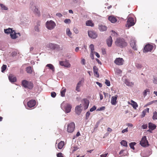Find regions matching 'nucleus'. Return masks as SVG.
Listing matches in <instances>:
<instances>
[{
	"instance_id": "nucleus-57",
	"label": "nucleus",
	"mask_w": 157,
	"mask_h": 157,
	"mask_svg": "<svg viewBox=\"0 0 157 157\" xmlns=\"http://www.w3.org/2000/svg\"><path fill=\"white\" fill-rule=\"evenodd\" d=\"M153 81L154 83L157 84V78L156 77H154V78Z\"/></svg>"
},
{
	"instance_id": "nucleus-52",
	"label": "nucleus",
	"mask_w": 157,
	"mask_h": 157,
	"mask_svg": "<svg viewBox=\"0 0 157 157\" xmlns=\"http://www.w3.org/2000/svg\"><path fill=\"white\" fill-rule=\"evenodd\" d=\"M34 29L35 31L37 32H39L40 31L39 27L36 25L35 26Z\"/></svg>"
},
{
	"instance_id": "nucleus-56",
	"label": "nucleus",
	"mask_w": 157,
	"mask_h": 157,
	"mask_svg": "<svg viewBox=\"0 0 157 157\" xmlns=\"http://www.w3.org/2000/svg\"><path fill=\"white\" fill-rule=\"evenodd\" d=\"M94 52H91L90 54V57L92 59H94Z\"/></svg>"
},
{
	"instance_id": "nucleus-37",
	"label": "nucleus",
	"mask_w": 157,
	"mask_h": 157,
	"mask_svg": "<svg viewBox=\"0 0 157 157\" xmlns=\"http://www.w3.org/2000/svg\"><path fill=\"white\" fill-rule=\"evenodd\" d=\"M121 145H122L123 146H127V143L126 141L124 140H122L121 142Z\"/></svg>"
},
{
	"instance_id": "nucleus-24",
	"label": "nucleus",
	"mask_w": 157,
	"mask_h": 157,
	"mask_svg": "<svg viewBox=\"0 0 157 157\" xmlns=\"http://www.w3.org/2000/svg\"><path fill=\"white\" fill-rule=\"evenodd\" d=\"M131 102L132 103L131 104L133 108L135 109H136L138 106V105L137 103L133 101L132 100H131Z\"/></svg>"
},
{
	"instance_id": "nucleus-36",
	"label": "nucleus",
	"mask_w": 157,
	"mask_h": 157,
	"mask_svg": "<svg viewBox=\"0 0 157 157\" xmlns=\"http://www.w3.org/2000/svg\"><path fill=\"white\" fill-rule=\"evenodd\" d=\"M26 71L27 73H31L32 72V67H27L26 68Z\"/></svg>"
},
{
	"instance_id": "nucleus-60",
	"label": "nucleus",
	"mask_w": 157,
	"mask_h": 157,
	"mask_svg": "<svg viewBox=\"0 0 157 157\" xmlns=\"http://www.w3.org/2000/svg\"><path fill=\"white\" fill-rule=\"evenodd\" d=\"M73 148H74V149L73 150V151H76L78 149L76 145L75 146L74 145V146H73Z\"/></svg>"
},
{
	"instance_id": "nucleus-29",
	"label": "nucleus",
	"mask_w": 157,
	"mask_h": 157,
	"mask_svg": "<svg viewBox=\"0 0 157 157\" xmlns=\"http://www.w3.org/2000/svg\"><path fill=\"white\" fill-rule=\"evenodd\" d=\"M13 30L12 29L9 28L6 29H4V31L6 33L9 34H10Z\"/></svg>"
},
{
	"instance_id": "nucleus-28",
	"label": "nucleus",
	"mask_w": 157,
	"mask_h": 157,
	"mask_svg": "<svg viewBox=\"0 0 157 157\" xmlns=\"http://www.w3.org/2000/svg\"><path fill=\"white\" fill-rule=\"evenodd\" d=\"M124 83L127 86H132L134 85V83L132 82H130L128 80H126L124 82Z\"/></svg>"
},
{
	"instance_id": "nucleus-27",
	"label": "nucleus",
	"mask_w": 157,
	"mask_h": 157,
	"mask_svg": "<svg viewBox=\"0 0 157 157\" xmlns=\"http://www.w3.org/2000/svg\"><path fill=\"white\" fill-rule=\"evenodd\" d=\"M149 108H147L146 109H144L142 112V114L141 116V117H144L147 113H149Z\"/></svg>"
},
{
	"instance_id": "nucleus-47",
	"label": "nucleus",
	"mask_w": 157,
	"mask_h": 157,
	"mask_svg": "<svg viewBox=\"0 0 157 157\" xmlns=\"http://www.w3.org/2000/svg\"><path fill=\"white\" fill-rule=\"evenodd\" d=\"M64 23L66 24L70 23H71V21L70 19H66L64 20Z\"/></svg>"
},
{
	"instance_id": "nucleus-40",
	"label": "nucleus",
	"mask_w": 157,
	"mask_h": 157,
	"mask_svg": "<svg viewBox=\"0 0 157 157\" xmlns=\"http://www.w3.org/2000/svg\"><path fill=\"white\" fill-rule=\"evenodd\" d=\"M63 66L65 67L68 68L70 67L71 65L68 62L66 61L64 62Z\"/></svg>"
},
{
	"instance_id": "nucleus-25",
	"label": "nucleus",
	"mask_w": 157,
	"mask_h": 157,
	"mask_svg": "<svg viewBox=\"0 0 157 157\" xmlns=\"http://www.w3.org/2000/svg\"><path fill=\"white\" fill-rule=\"evenodd\" d=\"M46 67H48L51 70L52 72H54L55 71V67L53 65L51 64H48L46 66Z\"/></svg>"
},
{
	"instance_id": "nucleus-13",
	"label": "nucleus",
	"mask_w": 157,
	"mask_h": 157,
	"mask_svg": "<svg viewBox=\"0 0 157 157\" xmlns=\"http://www.w3.org/2000/svg\"><path fill=\"white\" fill-rule=\"evenodd\" d=\"M83 106L84 109V110H86L88 108L89 104V101L88 100L85 98L83 99Z\"/></svg>"
},
{
	"instance_id": "nucleus-42",
	"label": "nucleus",
	"mask_w": 157,
	"mask_h": 157,
	"mask_svg": "<svg viewBox=\"0 0 157 157\" xmlns=\"http://www.w3.org/2000/svg\"><path fill=\"white\" fill-rule=\"evenodd\" d=\"M90 49L91 52H94V53H95L94 50V46L93 44H91L90 46Z\"/></svg>"
},
{
	"instance_id": "nucleus-34",
	"label": "nucleus",
	"mask_w": 157,
	"mask_h": 157,
	"mask_svg": "<svg viewBox=\"0 0 157 157\" xmlns=\"http://www.w3.org/2000/svg\"><path fill=\"white\" fill-rule=\"evenodd\" d=\"M135 65L136 67L138 69H141L143 67L142 65L139 63H135Z\"/></svg>"
},
{
	"instance_id": "nucleus-16",
	"label": "nucleus",
	"mask_w": 157,
	"mask_h": 157,
	"mask_svg": "<svg viewBox=\"0 0 157 157\" xmlns=\"http://www.w3.org/2000/svg\"><path fill=\"white\" fill-rule=\"evenodd\" d=\"M117 97L118 96L117 95L112 96V97L111 103L112 105H116Z\"/></svg>"
},
{
	"instance_id": "nucleus-63",
	"label": "nucleus",
	"mask_w": 157,
	"mask_h": 157,
	"mask_svg": "<svg viewBox=\"0 0 157 157\" xmlns=\"http://www.w3.org/2000/svg\"><path fill=\"white\" fill-rule=\"evenodd\" d=\"M155 100L151 101L149 102L147 104V105H151L153 103H155Z\"/></svg>"
},
{
	"instance_id": "nucleus-55",
	"label": "nucleus",
	"mask_w": 157,
	"mask_h": 157,
	"mask_svg": "<svg viewBox=\"0 0 157 157\" xmlns=\"http://www.w3.org/2000/svg\"><path fill=\"white\" fill-rule=\"evenodd\" d=\"M17 52H16L14 51L12 52L11 55L12 56L14 57V56H15L17 55Z\"/></svg>"
},
{
	"instance_id": "nucleus-54",
	"label": "nucleus",
	"mask_w": 157,
	"mask_h": 157,
	"mask_svg": "<svg viewBox=\"0 0 157 157\" xmlns=\"http://www.w3.org/2000/svg\"><path fill=\"white\" fill-rule=\"evenodd\" d=\"M57 157H63V154L61 152H59L57 155Z\"/></svg>"
},
{
	"instance_id": "nucleus-10",
	"label": "nucleus",
	"mask_w": 157,
	"mask_h": 157,
	"mask_svg": "<svg viewBox=\"0 0 157 157\" xmlns=\"http://www.w3.org/2000/svg\"><path fill=\"white\" fill-rule=\"evenodd\" d=\"M88 33L89 36L92 39H95L98 36L96 33L93 31H89Z\"/></svg>"
},
{
	"instance_id": "nucleus-22",
	"label": "nucleus",
	"mask_w": 157,
	"mask_h": 157,
	"mask_svg": "<svg viewBox=\"0 0 157 157\" xmlns=\"http://www.w3.org/2000/svg\"><path fill=\"white\" fill-rule=\"evenodd\" d=\"M109 20L112 23H114L117 21V19L113 16H110L108 17Z\"/></svg>"
},
{
	"instance_id": "nucleus-38",
	"label": "nucleus",
	"mask_w": 157,
	"mask_h": 157,
	"mask_svg": "<svg viewBox=\"0 0 157 157\" xmlns=\"http://www.w3.org/2000/svg\"><path fill=\"white\" fill-rule=\"evenodd\" d=\"M0 6L2 10H8V8L4 4H0Z\"/></svg>"
},
{
	"instance_id": "nucleus-20",
	"label": "nucleus",
	"mask_w": 157,
	"mask_h": 157,
	"mask_svg": "<svg viewBox=\"0 0 157 157\" xmlns=\"http://www.w3.org/2000/svg\"><path fill=\"white\" fill-rule=\"evenodd\" d=\"M113 42L111 36H109L106 40V43L108 46L109 47L112 46Z\"/></svg>"
},
{
	"instance_id": "nucleus-30",
	"label": "nucleus",
	"mask_w": 157,
	"mask_h": 157,
	"mask_svg": "<svg viewBox=\"0 0 157 157\" xmlns=\"http://www.w3.org/2000/svg\"><path fill=\"white\" fill-rule=\"evenodd\" d=\"M86 25L87 26L93 27L94 25L93 23L90 20L87 21L86 22Z\"/></svg>"
},
{
	"instance_id": "nucleus-14",
	"label": "nucleus",
	"mask_w": 157,
	"mask_h": 157,
	"mask_svg": "<svg viewBox=\"0 0 157 157\" xmlns=\"http://www.w3.org/2000/svg\"><path fill=\"white\" fill-rule=\"evenodd\" d=\"M36 101L35 100H32L28 102L27 105L28 107L31 108L34 107L36 105Z\"/></svg>"
},
{
	"instance_id": "nucleus-31",
	"label": "nucleus",
	"mask_w": 157,
	"mask_h": 157,
	"mask_svg": "<svg viewBox=\"0 0 157 157\" xmlns=\"http://www.w3.org/2000/svg\"><path fill=\"white\" fill-rule=\"evenodd\" d=\"M64 142L61 141L58 145V147L59 149H61L64 145Z\"/></svg>"
},
{
	"instance_id": "nucleus-51",
	"label": "nucleus",
	"mask_w": 157,
	"mask_h": 157,
	"mask_svg": "<svg viewBox=\"0 0 157 157\" xmlns=\"http://www.w3.org/2000/svg\"><path fill=\"white\" fill-rule=\"evenodd\" d=\"M149 92V90L148 89H146L144 92L143 94L145 96L147 95V92Z\"/></svg>"
},
{
	"instance_id": "nucleus-15",
	"label": "nucleus",
	"mask_w": 157,
	"mask_h": 157,
	"mask_svg": "<svg viewBox=\"0 0 157 157\" xmlns=\"http://www.w3.org/2000/svg\"><path fill=\"white\" fill-rule=\"evenodd\" d=\"M82 107L81 104L78 105H77L75 108V112L76 113L79 114L81 112L82 110L81 108Z\"/></svg>"
},
{
	"instance_id": "nucleus-11",
	"label": "nucleus",
	"mask_w": 157,
	"mask_h": 157,
	"mask_svg": "<svg viewBox=\"0 0 157 157\" xmlns=\"http://www.w3.org/2000/svg\"><path fill=\"white\" fill-rule=\"evenodd\" d=\"M153 48V46L150 44H147L144 47L143 52H147L151 51L152 50Z\"/></svg>"
},
{
	"instance_id": "nucleus-33",
	"label": "nucleus",
	"mask_w": 157,
	"mask_h": 157,
	"mask_svg": "<svg viewBox=\"0 0 157 157\" xmlns=\"http://www.w3.org/2000/svg\"><path fill=\"white\" fill-rule=\"evenodd\" d=\"M66 89L64 87H63L60 91V94L61 96L63 97L65 96V94L66 92Z\"/></svg>"
},
{
	"instance_id": "nucleus-39",
	"label": "nucleus",
	"mask_w": 157,
	"mask_h": 157,
	"mask_svg": "<svg viewBox=\"0 0 157 157\" xmlns=\"http://www.w3.org/2000/svg\"><path fill=\"white\" fill-rule=\"evenodd\" d=\"M135 142H131L129 144V146L130 148L133 150L135 149L134 146L136 144Z\"/></svg>"
},
{
	"instance_id": "nucleus-44",
	"label": "nucleus",
	"mask_w": 157,
	"mask_h": 157,
	"mask_svg": "<svg viewBox=\"0 0 157 157\" xmlns=\"http://www.w3.org/2000/svg\"><path fill=\"white\" fill-rule=\"evenodd\" d=\"M7 67V66L6 65L3 64L1 67L2 72H3L6 69Z\"/></svg>"
},
{
	"instance_id": "nucleus-4",
	"label": "nucleus",
	"mask_w": 157,
	"mask_h": 157,
	"mask_svg": "<svg viewBox=\"0 0 157 157\" xmlns=\"http://www.w3.org/2000/svg\"><path fill=\"white\" fill-rule=\"evenodd\" d=\"M56 26L55 23L52 20L48 21L46 23V27L49 30L54 29Z\"/></svg>"
},
{
	"instance_id": "nucleus-46",
	"label": "nucleus",
	"mask_w": 157,
	"mask_h": 157,
	"mask_svg": "<svg viewBox=\"0 0 157 157\" xmlns=\"http://www.w3.org/2000/svg\"><path fill=\"white\" fill-rule=\"evenodd\" d=\"M105 83L108 86H109L110 85V81L107 79L105 80Z\"/></svg>"
},
{
	"instance_id": "nucleus-26",
	"label": "nucleus",
	"mask_w": 157,
	"mask_h": 157,
	"mask_svg": "<svg viewBox=\"0 0 157 157\" xmlns=\"http://www.w3.org/2000/svg\"><path fill=\"white\" fill-rule=\"evenodd\" d=\"M156 127V125L151 123H148V127L150 129H151L152 130L155 129Z\"/></svg>"
},
{
	"instance_id": "nucleus-50",
	"label": "nucleus",
	"mask_w": 157,
	"mask_h": 157,
	"mask_svg": "<svg viewBox=\"0 0 157 157\" xmlns=\"http://www.w3.org/2000/svg\"><path fill=\"white\" fill-rule=\"evenodd\" d=\"M56 96V94L54 92H52L51 93V96L53 98H55Z\"/></svg>"
},
{
	"instance_id": "nucleus-2",
	"label": "nucleus",
	"mask_w": 157,
	"mask_h": 157,
	"mask_svg": "<svg viewBox=\"0 0 157 157\" xmlns=\"http://www.w3.org/2000/svg\"><path fill=\"white\" fill-rule=\"evenodd\" d=\"M61 108L65 111L66 113H68L71 111L72 108L71 105L68 103L65 104L64 102L61 105Z\"/></svg>"
},
{
	"instance_id": "nucleus-17",
	"label": "nucleus",
	"mask_w": 157,
	"mask_h": 157,
	"mask_svg": "<svg viewBox=\"0 0 157 157\" xmlns=\"http://www.w3.org/2000/svg\"><path fill=\"white\" fill-rule=\"evenodd\" d=\"M93 69L94 75L97 78H99V75L98 72V68L96 66H94L93 67Z\"/></svg>"
},
{
	"instance_id": "nucleus-3",
	"label": "nucleus",
	"mask_w": 157,
	"mask_h": 157,
	"mask_svg": "<svg viewBox=\"0 0 157 157\" xmlns=\"http://www.w3.org/2000/svg\"><path fill=\"white\" fill-rule=\"evenodd\" d=\"M22 84L25 88H27L29 89H32L33 87V84L32 82L28 81L26 80L22 81Z\"/></svg>"
},
{
	"instance_id": "nucleus-58",
	"label": "nucleus",
	"mask_w": 157,
	"mask_h": 157,
	"mask_svg": "<svg viewBox=\"0 0 157 157\" xmlns=\"http://www.w3.org/2000/svg\"><path fill=\"white\" fill-rule=\"evenodd\" d=\"M81 63L83 65H85L86 64L85 60L84 59H82L81 61Z\"/></svg>"
},
{
	"instance_id": "nucleus-62",
	"label": "nucleus",
	"mask_w": 157,
	"mask_h": 157,
	"mask_svg": "<svg viewBox=\"0 0 157 157\" xmlns=\"http://www.w3.org/2000/svg\"><path fill=\"white\" fill-rule=\"evenodd\" d=\"M128 132V128H126L123 130L122 131V133H123L125 132Z\"/></svg>"
},
{
	"instance_id": "nucleus-12",
	"label": "nucleus",
	"mask_w": 157,
	"mask_h": 157,
	"mask_svg": "<svg viewBox=\"0 0 157 157\" xmlns=\"http://www.w3.org/2000/svg\"><path fill=\"white\" fill-rule=\"evenodd\" d=\"M136 40L134 38H132L131 39L130 42V45L133 49L134 50H137V48L136 47Z\"/></svg>"
},
{
	"instance_id": "nucleus-19",
	"label": "nucleus",
	"mask_w": 157,
	"mask_h": 157,
	"mask_svg": "<svg viewBox=\"0 0 157 157\" xmlns=\"http://www.w3.org/2000/svg\"><path fill=\"white\" fill-rule=\"evenodd\" d=\"M9 79L11 82H13L16 81V77L12 74L10 75L9 76Z\"/></svg>"
},
{
	"instance_id": "nucleus-32",
	"label": "nucleus",
	"mask_w": 157,
	"mask_h": 157,
	"mask_svg": "<svg viewBox=\"0 0 157 157\" xmlns=\"http://www.w3.org/2000/svg\"><path fill=\"white\" fill-rule=\"evenodd\" d=\"M66 33L67 35L69 37L71 38V36L72 35V33L70 31V29L69 28H67L66 29Z\"/></svg>"
},
{
	"instance_id": "nucleus-59",
	"label": "nucleus",
	"mask_w": 157,
	"mask_h": 157,
	"mask_svg": "<svg viewBox=\"0 0 157 157\" xmlns=\"http://www.w3.org/2000/svg\"><path fill=\"white\" fill-rule=\"evenodd\" d=\"M56 15L59 17H61L63 16L60 13H56Z\"/></svg>"
},
{
	"instance_id": "nucleus-45",
	"label": "nucleus",
	"mask_w": 157,
	"mask_h": 157,
	"mask_svg": "<svg viewBox=\"0 0 157 157\" xmlns=\"http://www.w3.org/2000/svg\"><path fill=\"white\" fill-rule=\"evenodd\" d=\"M90 113L89 111L87 112L86 114V117L85 119L86 120H87L88 119L90 115Z\"/></svg>"
},
{
	"instance_id": "nucleus-43",
	"label": "nucleus",
	"mask_w": 157,
	"mask_h": 157,
	"mask_svg": "<svg viewBox=\"0 0 157 157\" xmlns=\"http://www.w3.org/2000/svg\"><path fill=\"white\" fill-rule=\"evenodd\" d=\"M33 11L35 13L37 14L38 16H39L40 15V12L39 11L38 9L37 8H36V7Z\"/></svg>"
},
{
	"instance_id": "nucleus-23",
	"label": "nucleus",
	"mask_w": 157,
	"mask_h": 157,
	"mask_svg": "<svg viewBox=\"0 0 157 157\" xmlns=\"http://www.w3.org/2000/svg\"><path fill=\"white\" fill-rule=\"evenodd\" d=\"M82 83V81L80 80L78 82L76 86V87L75 90L78 92H79L80 91V88L81 86Z\"/></svg>"
},
{
	"instance_id": "nucleus-53",
	"label": "nucleus",
	"mask_w": 157,
	"mask_h": 157,
	"mask_svg": "<svg viewBox=\"0 0 157 157\" xmlns=\"http://www.w3.org/2000/svg\"><path fill=\"white\" fill-rule=\"evenodd\" d=\"M105 109V107L102 106L101 107L97 109V111H101L104 110Z\"/></svg>"
},
{
	"instance_id": "nucleus-5",
	"label": "nucleus",
	"mask_w": 157,
	"mask_h": 157,
	"mask_svg": "<svg viewBox=\"0 0 157 157\" xmlns=\"http://www.w3.org/2000/svg\"><path fill=\"white\" fill-rule=\"evenodd\" d=\"M48 47L52 50H59L60 48L59 45L56 44L52 43H49L47 46Z\"/></svg>"
},
{
	"instance_id": "nucleus-8",
	"label": "nucleus",
	"mask_w": 157,
	"mask_h": 157,
	"mask_svg": "<svg viewBox=\"0 0 157 157\" xmlns=\"http://www.w3.org/2000/svg\"><path fill=\"white\" fill-rule=\"evenodd\" d=\"M75 128V124L74 122H71L68 124L67 131L68 132L71 133L73 132Z\"/></svg>"
},
{
	"instance_id": "nucleus-1",
	"label": "nucleus",
	"mask_w": 157,
	"mask_h": 157,
	"mask_svg": "<svg viewBox=\"0 0 157 157\" xmlns=\"http://www.w3.org/2000/svg\"><path fill=\"white\" fill-rule=\"evenodd\" d=\"M115 44L117 46L121 48L126 47L127 45V43L125 41L124 39L121 38H118L116 39Z\"/></svg>"
},
{
	"instance_id": "nucleus-49",
	"label": "nucleus",
	"mask_w": 157,
	"mask_h": 157,
	"mask_svg": "<svg viewBox=\"0 0 157 157\" xmlns=\"http://www.w3.org/2000/svg\"><path fill=\"white\" fill-rule=\"evenodd\" d=\"M74 32L76 34H78L79 33V31L76 28H74L73 29Z\"/></svg>"
},
{
	"instance_id": "nucleus-41",
	"label": "nucleus",
	"mask_w": 157,
	"mask_h": 157,
	"mask_svg": "<svg viewBox=\"0 0 157 157\" xmlns=\"http://www.w3.org/2000/svg\"><path fill=\"white\" fill-rule=\"evenodd\" d=\"M152 118L154 120H157V112L156 111L153 113Z\"/></svg>"
},
{
	"instance_id": "nucleus-61",
	"label": "nucleus",
	"mask_w": 157,
	"mask_h": 157,
	"mask_svg": "<svg viewBox=\"0 0 157 157\" xmlns=\"http://www.w3.org/2000/svg\"><path fill=\"white\" fill-rule=\"evenodd\" d=\"M147 124H144L142 126V128L143 129H145L147 128Z\"/></svg>"
},
{
	"instance_id": "nucleus-9",
	"label": "nucleus",
	"mask_w": 157,
	"mask_h": 157,
	"mask_svg": "<svg viewBox=\"0 0 157 157\" xmlns=\"http://www.w3.org/2000/svg\"><path fill=\"white\" fill-rule=\"evenodd\" d=\"M124 62V60L122 58H117L114 61V63L117 65L121 66L122 65Z\"/></svg>"
},
{
	"instance_id": "nucleus-64",
	"label": "nucleus",
	"mask_w": 157,
	"mask_h": 157,
	"mask_svg": "<svg viewBox=\"0 0 157 157\" xmlns=\"http://www.w3.org/2000/svg\"><path fill=\"white\" fill-rule=\"evenodd\" d=\"M108 153H106L104 154H102L101 155V157H106Z\"/></svg>"
},
{
	"instance_id": "nucleus-18",
	"label": "nucleus",
	"mask_w": 157,
	"mask_h": 157,
	"mask_svg": "<svg viewBox=\"0 0 157 157\" xmlns=\"http://www.w3.org/2000/svg\"><path fill=\"white\" fill-rule=\"evenodd\" d=\"M98 29L100 31L103 32L106 30L107 27L101 24H99L98 25Z\"/></svg>"
},
{
	"instance_id": "nucleus-48",
	"label": "nucleus",
	"mask_w": 157,
	"mask_h": 157,
	"mask_svg": "<svg viewBox=\"0 0 157 157\" xmlns=\"http://www.w3.org/2000/svg\"><path fill=\"white\" fill-rule=\"evenodd\" d=\"M96 107L95 105H94L93 106V107L90 109V111L91 112H92L95 110H96Z\"/></svg>"
},
{
	"instance_id": "nucleus-7",
	"label": "nucleus",
	"mask_w": 157,
	"mask_h": 157,
	"mask_svg": "<svg viewBox=\"0 0 157 157\" xmlns=\"http://www.w3.org/2000/svg\"><path fill=\"white\" fill-rule=\"evenodd\" d=\"M140 144L141 146L144 147H146L149 145L148 142L147 140L146 136H144L142 137L140 142Z\"/></svg>"
},
{
	"instance_id": "nucleus-21",
	"label": "nucleus",
	"mask_w": 157,
	"mask_h": 157,
	"mask_svg": "<svg viewBox=\"0 0 157 157\" xmlns=\"http://www.w3.org/2000/svg\"><path fill=\"white\" fill-rule=\"evenodd\" d=\"M10 36L12 39H16L18 37L17 35V33L14 30H13L10 33Z\"/></svg>"
},
{
	"instance_id": "nucleus-35",
	"label": "nucleus",
	"mask_w": 157,
	"mask_h": 157,
	"mask_svg": "<svg viewBox=\"0 0 157 157\" xmlns=\"http://www.w3.org/2000/svg\"><path fill=\"white\" fill-rule=\"evenodd\" d=\"M36 7L35 5L33 2H31L30 3V9L32 10H33Z\"/></svg>"
},
{
	"instance_id": "nucleus-6",
	"label": "nucleus",
	"mask_w": 157,
	"mask_h": 157,
	"mask_svg": "<svg viewBox=\"0 0 157 157\" xmlns=\"http://www.w3.org/2000/svg\"><path fill=\"white\" fill-rule=\"evenodd\" d=\"M135 23L134 21V19L132 17H128L127 21L126 26L127 27L129 28L134 25Z\"/></svg>"
}]
</instances>
